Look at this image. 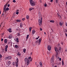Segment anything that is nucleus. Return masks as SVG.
I'll use <instances>...</instances> for the list:
<instances>
[{
    "label": "nucleus",
    "mask_w": 67,
    "mask_h": 67,
    "mask_svg": "<svg viewBox=\"0 0 67 67\" xmlns=\"http://www.w3.org/2000/svg\"><path fill=\"white\" fill-rule=\"evenodd\" d=\"M31 62H32V58H31V57H30L28 58H26L24 60L25 62V63H26L27 65L28 66L30 63V59Z\"/></svg>",
    "instance_id": "obj_1"
},
{
    "label": "nucleus",
    "mask_w": 67,
    "mask_h": 67,
    "mask_svg": "<svg viewBox=\"0 0 67 67\" xmlns=\"http://www.w3.org/2000/svg\"><path fill=\"white\" fill-rule=\"evenodd\" d=\"M30 1V2L31 4V5H32V6H34L35 5V2H34L32 0H29Z\"/></svg>",
    "instance_id": "obj_2"
},
{
    "label": "nucleus",
    "mask_w": 67,
    "mask_h": 67,
    "mask_svg": "<svg viewBox=\"0 0 67 67\" xmlns=\"http://www.w3.org/2000/svg\"><path fill=\"white\" fill-rule=\"evenodd\" d=\"M55 52H56V55H58V53H59V50L57 48V47H55Z\"/></svg>",
    "instance_id": "obj_3"
},
{
    "label": "nucleus",
    "mask_w": 67,
    "mask_h": 67,
    "mask_svg": "<svg viewBox=\"0 0 67 67\" xmlns=\"http://www.w3.org/2000/svg\"><path fill=\"white\" fill-rule=\"evenodd\" d=\"M19 63V59L18 58H16V62H15V65L16 67L18 66V63Z\"/></svg>",
    "instance_id": "obj_4"
},
{
    "label": "nucleus",
    "mask_w": 67,
    "mask_h": 67,
    "mask_svg": "<svg viewBox=\"0 0 67 67\" xmlns=\"http://www.w3.org/2000/svg\"><path fill=\"white\" fill-rule=\"evenodd\" d=\"M12 58V57L10 56L8 57H6L5 58V60H8V59H11Z\"/></svg>",
    "instance_id": "obj_5"
},
{
    "label": "nucleus",
    "mask_w": 67,
    "mask_h": 67,
    "mask_svg": "<svg viewBox=\"0 0 67 67\" xmlns=\"http://www.w3.org/2000/svg\"><path fill=\"white\" fill-rule=\"evenodd\" d=\"M54 55H52V58L51 59V63H52L54 62Z\"/></svg>",
    "instance_id": "obj_6"
},
{
    "label": "nucleus",
    "mask_w": 67,
    "mask_h": 67,
    "mask_svg": "<svg viewBox=\"0 0 67 67\" xmlns=\"http://www.w3.org/2000/svg\"><path fill=\"white\" fill-rule=\"evenodd\" d=\"M57 46L59 47V49H58L59 51H61V47H60V44L59 43L58 44V45H57Z\"/></svg>",
    "instance_id": "obj_7"
},
{
    "label": "nucleus",
    "mask_w": 67,
    "mask_h": 67,
    "mask_svg": "<svg viewBox=\"0 0 67 67\" xmlns=\"http://www.w3.org/2000/svg\"><path fill=\"white\" fill-rule=\"evenodd\" d=\"M38 22L39 26H42V24H41V19H38Z\"/></svg>",
    "instance_id": "obj_8"
},
{
    "label": "nucleus",
    "mask_w": 67,
    "mask_h": 67,
    "mask_svg": "<svg viewBox=\"0 0 67 67\" xmlns=\"http://www.w3.org/2000/svg\"><path fill=\"white\" fill-rule=\"evenodd\" d=\"M8 45H6L5 46V51L7 52L8 50Z\"/></svg>",
    "instance_id": "obj_9"
},
{
    "label": "nucleus",
    "mask_w": 67,
    "mask_h": 67,
    "mask_svg": "<svg viewBox=\"0 0 67 67\" xmlns=\"http://www.w3.org/2000/svg\"><path fill=\"white\" fill-rule=\"evenodd\" d=\"M47 49L48 51H51L52 49V47L49 46L48 45L47 47Z\"/></svg>",
    "instance_id": "obj_10"
},
{
    "label": "nucleus",
    "mask_w": 67,
    "mask_h": 67,
    "mask_svg": "<svg viewBox=\"0 0 67 67\" xmlns=\"http://www.w3.org/2000/svg\"><path fill=\"white\" fill-rule=\"evenodd\" d=\"M39 42H38L39 45H40V44L41 43V41H42V39L41 38H39L38 40Z\"/></svg>",
    "instance_id": "obj_11"
},
{
    "label": "nucleus",
    "mask_w": 67,
    "mask_h": 67,
    "mask_svg": "<svg viewBox=\"0 0 67 67\" xmlns=\"http://www.w3.org/2000/svg\"><path fill=\"white\" fill-rule=\"evenodd\" d=\"M7 4H5L4 5V7L3 8L4 11H5V10L6 9V8H7Z\"/></svg>",
    "instance_id": "obj_12"
},
{
    "label": "nucleus",
    "mask_w": 67,
    "mask_h": 67,
    "mask_svg": "<svg viewBox=\"0 0 67 67\" xmlns=\"http://www.w3.org/2000/svg\"><path fill=\"white\" fill-rule=\"evenodd\" d=\"M8 10H9V8L8 7H7L5 9V12H7V11H8Z\"/></svg>",
    "instance_id": "obj_13"
},
{
    "label": "nucleus",
    "mask_w": 67,
    "mask_h": 67,
    "mask_svg": "<svg viewBox=\"0 0 67 67\" xmlns=\"http://www.w3.org/2000/svg\"><path fill=\"white\" fill-rule=\"evenodd\" d=\"M35 32H36L35 31V30H32V33L33 34H34Z\"/></svg>",
    "instance_id": "obj_14"
},
{
    "label": "nucleus",
    "mask_w": 67,
    "mask_h": 67,
    "mask_svg": "<svg viewBox=\"0 0 67 67\" xmlns=\"http://www.w3.org/2000/svg\"><path fill=\"white\" fill-rule=\"evenodd\" d=\"M20 27L21 28H22L23 27V24L21 23H20Z\"/></svg>",
    "instance_id": "obj_15"
},
{
    "label": "nucleus",
    "mask_w": 67,
    "mask_h": 67,
    "mask_svg": "<svg viewBox=\"0 0 67 67\" xmlns=\"http://www.w3.org/2000/svg\"><path fill=\"white\" fill-rule=\"evenodd\" d=\"M43 20V18H42V17H41V21H40V24H42V20Z\"/></svg>",
    "instance_id": "obj_16"
},
{
    "label": "nucleus",
    "mask_w": 67,
    "mask_h": 67,
    "mask_svg": "<svg viewBox=\"0 0 67 67\" xmlns=\"http://www.w3.org/2000/svg\"><path fill=\"white\" fill-rule=\"evenodd\" d=\"M34 8H30L29 9V10L30 11H31V10H34Z\"/></svg>",
    "instance_id": "obj_17"
},
{
    "label": "nucleus",
    "mask_w": 67,
    "mask_h": 67,
    "mask_svg": "<svg viewBox=\"0 0 67 67\" xmlns=\"http://www.w3.org/2000/svg\"><path fill=\"white\" fill-rule=\"evenodd\" d=\"M26 19H27L29 20V16L28 15H27L26 16Z\"/></svg>",
    "instance_id": "obj_18"
},
{
    "label": "nucleus",
    "mask_w": 67,
    "mask_h": 67,
    "mask_svg": "<svg viewBox=\"0 0 67 67\" xmlns=\"http://www.w3.org/2000/svg\"><path fill=\"white\" fill-rule=\"evenodd\" d=\"M8 31L10 33H11L12 31H11V29L9 28L8 30Z\"/></svg>",
    "instance_id": "obj_19"
},
{
    "label": "nucleus",
    "mask_w": 67,
    "mask_h": 67,
    "mask_svg": "<svg viewBox=\"0 0 67 67\" xmlns=\"http://www.w3.org/2000/svg\"><path fill=\"white\" fill-rule=\"evenodd\" d=\"M7 39H5L4 40V42L5 43H7Z\"/></svg>",
    "instance_id": "obj_20"
},
{
    "label": "nucleus",
    "mask_w": 67,
    "mask_h": 67,
    "mask_svg": "<svg viewBox=\"0 0 67 67\" xmlns=\"http://www.w3.org/2000/svg\"><path fill=\"white\" fill-rule=\"evenodd\" d=\"M16 21L17 22H20L21 21V20L18 19Z\"/></svg>",
    "instance_id": "obj_21"
},
{
    "label": "nucleus",
    "mask_w": 67,
    "mask_h": 67,
    "mask_svg": "<svg viewBox=\"0 0 67 67\" xmlns=\"http://www.w3.org/2000/svg\"><path fill=\"white\" fill-rule=\"evenodd\" d=\"M15 47V48H18V46L17 45H15L14 46Z\"/></svg>",
    "instance_id": "obj_22"
},
{
    "label": "nucleus",
    "mask_w": 67,
    "mask_h": 67,
    "mask_svg": "<svg viewBox=\"0 0 67 67\" xmlns=\"http://www.w3.org/2000/svg\"><path fill=\"white\" fill-rule=\"evenodd\" d=\"M50 22H51V23H54V21L53 20H51L50 21Z\"/></svg>",
    "instance_id": "obj_23"
},
{
    "label": "nucleus",
    "mask_w": 67,
    "mask_h": 67,
    "mask_svg": "<svg viewBox=\"0 0 67 67\" xmlns=\"http://www.w3.org/2000/svg\"><path fill=\"white\" fill-rule=\"evenodd\" d=\"M40 64L41 66V67H42V63L41 62H40Z\"/></svg>",
    "instance_id": "obj_24"
},
{
    "label": "nucleus",
    "mask_w": 67,
    "mask_h": 67,
    "mask_svg": "<svg viewBox=\"0 0 67 67\" xmlns=\"http://www.w3.org/2000/svg\"><path fill=\"white\" fill-rule=\"evenodd\" d=\"M32 27H29V29L30 32H31V30H32Z\"/></svg>",
    "instance_id": "obj_25"
},
{
    "label": "nucleus",
    "mask_w": 67,
    "mask_h": 67,
    "mask_svg": "<svg viewBox=\"0 0 67 67\" xmlns=\"http://www.w3.org/2000/svg\"><path fill=\"white\" fill-rule=\"evenodd\" d=\"M62 64L63 66H64V60H63L62 61Z\"/></svg>",
    "instance_id": "obj_26"
},
{
    "label": "nucleus",
    "mask_w": 67,
    "mask_h": 67,
    "mask_svg": "<svg viewBox=\"0 0 67 67\" xmlns=\"http://www.w3.org/2000/svg\"><path fill=\"white\" fill-rule=\"evenodd\" d=\"M17 36H20V34L19 33H17Z\"/></svg>",
    "instance_id": "obj_27"
},
{
    "label": "nucleus",
    "mask_w": 67,
    "mask_h": 67,
    "mask_svg": "<svg viewBox=\"0 0 67 67\" xmlns=\"http://www.w3.org/2000/svg\"><path fill=\"white\" fill-rule=\"evenodd\" d=\"M17 55L18 56H21V53L20 52H18L17 54Z\"/></svg>",
    "instance_id": "obj_28"
},
{
    "label": "nucleus",
    "mask_w": 67,
    "mask_h": 67,
    "mask_svg": "<svg viewBox=\"0 0 67 67\" xmlns=\"http://www.w3.org/2000/svg\"><path fill=\"white\" fill-rule=\"evenodd\" d=\"M7 63L8 64V65H10V64H11V62H10V61H8V62Z\"/></svg>",
    "instance_id": "obj_29"
},
{
    "label": "nucleus",
    "mask_w": 67,
    "mask_h": 67,
    "mask_svg": "<svg viewBox=\"0 0 67 67\" xmlns=\"http://www.w3.org/2000/svg\"><path fill=\"white\" fill-rule=\"evenodd\" d=\"M16 40L17 42H18H18H19V38H17L16 39Z\"/></svg>",
    "instance_id": "obj_30"
},
{
    "label": "nucleus",
    "mask_w": 67,
    "mask_h": 67,
    "mask_svg": "<svg viewBox=\"0 0 67 67\" xmlns=\"http://www.w3.org/2000/svg\"><path fill=\"white\" fill-rule=\"evenodd\" d=\"M23 52H24V53H25V52L26 51V49H23Z\"/></svg>",
    "instance_id": "obj_31"
},
{
    "label": "nucleus",
    "mask_w": 67,
    "mask_h": 67,
    "mask_svg": "<svg viewBox=\"0 0 67 67\" xmlns=\"http://www.w3.org/2000/svg\"><path fill=\"white\" fill-rule=\"evenodd\" d=\"M29 35H27V36L26 38H27V39H28L29 38Z\"/></svg>",
    "instance_id": "obj_32"
},
{
    "label": "nucleus",
    "mask_w": 67,
    "mask_h": 67,
    "mask_svg": "<svg viewBox=\"0 0 67 67\" xmlns=\"http://www.w3.org/2000/svg\"><path fill=\"white\" fill-rule=\"evenodd\" d=\"M59 24L61 26H62V25H63V24L61 22H59Z\"/></svg>",
    "instance_id": "obj_33"
},
{
    "label": "nucleus",
    "mask_w": 67,
    "mask_h": 67,
    "mask_svg": "<svg viewBox=\"0 0 67 67\" xmlns=\"http://www.w3.org/2000/svg\"><path fill=\"white\" fill-rule=\"evenodd\" d=\"M9 38L11 39V38H12V36L11 35H10L9 36Z\"/></svg>",
    "instance_id": "obj_34"
},
{
    "label": "nucleus",
    "mask_w": 67,
    "mask_h": 67,
    "mask_svg": "<svg viewBox=\"0 0 67 67\" xmlns=\"http://www.w3.org/2000/svg\"><path fill=\"white\" fill-rule=\"evenodd\" d=\"M38 40L36 41V44H37V43H38Z\"/></svg>",
    "instance_id": "obj_35"
},
{
    "label": "nucleus",
    "mask_w": 67,
    "mask_h": 67,
    "mask_svg": "<svg viewBox=\"0 0 67 67\" xmlns=\"http://www.w3.org/2000/svg\"><path fill=\"white\" fill-rule=\"evenodd\" d=\"M13 2H14V3H15L16 2V1L15 0H14L13 1Z\"/></svg>",
    "instance_id": "obj_36"
},
{
    "label": "nucleus",
    "mask_w": 67,
    "mask_h": 67,
    "mask_svg": "<svg viewBox=\"0 0 67 67\" xmlns=\"http://www.w3.org/2000/svg\"><path fill=\"white\" fill-rule=\"evenodd\" d=\"M58 0H56V3H58Z\"/></svg>",
    "instance_id": "obj_37"
},
{
    "label": "nucleus",
    "mask_w": 67,
    "mask_h": 67,
    "mask_svg": "<svg viewBox=\"0 0 67 67\" xmlns=\"http://www.w3.org/2000/svg\"><path fill=\"white\" fill-rule=\"evenodd\" d=\"M57 15H58V16L59 17V16H60V17L61 16L59 14H57Z\"/></svg>",
    "instance_id": "obj_38"
},
{
    "label": "nucleus",
    "mask_w": 67,
    "mask_h": 67,
    "mask_svg": "<svg viewBox=\"0 0 67 67\" xmlns=\"http://www.w3.org/2000/svg\"><path fill=\"white\" fill-rule=\"evenodd\" d=\"M44 7H47V4H44Z\"/></svg>",
    "instance_id": "obj_39"
},
{
    "label": "nucleus",
    "mask_w": 67,
    "mask_h": 67,
    "mask_svg": "<svg viewBox=\"0 0 67 67\" xmlns=\"http://www.w3.org/2000/svg\"><path fill=\"white\" fill-rule=\"evenodd\" d=\"M0 58H2V55L0 54Z\"/></svg>",
    "instance_id": "obj_40"
},
{
    "label": "nucleus",
    "mask_w": 67,
    "mask_h": 67,
    "mask_svg": "<svg viewBox=\"0 0 67 67\" xmlns=\"http://www.w3.org/2000/svg\"><path fill=\"white\" fill-rule=\"evenodd\" d=\"M40 31H42V29L41 28H40Z\"/></svg>",
    "instance_id": "obj_41"
},
{
    "label": "nucleus",
    "mask_w": 67,
    "mask_h": 67,
    "mask_svg": "<svg viewBox=\"0 0 67 67\" xmlns=\"http://www.w3.org/2000/svg\"><path fill=\"white\" fill-rule=\"evenodd\" d=\"M19 13V12H16V14H17V15Z\"/></svg>",
    "instance_id": "obj_42"
},
{
    "label": "nucleus",
    "mask_w": 67,
    "mask_h": 67,
    "mask_svg": "<svg viewBox=\"0 0 67 67\" xmlns=\"http://www.w3.org/2000/svg\"><path fill=\"white\" fill-rule=\"evenodd\" d=\"M22 20L23 21H24L25 20V18H23Z\"/></svg>",
    "instance_id": "obj_43"
},
{
    "label": "nucleus",
    "mask_w": 67,
    "mask_h": 67,
    "mask_svg": "<svg viewBox=\"0 0 67 67\" xmlns=\"http://www.w3.org/2000/svg\"><path fill=\"white\" fill-rule=\"evenodd\" d=\"M3 39L2 38L1 39V42H2V41H3Z\"/></svg>",
    "instance_id": "obj_44"
},
{
    "label": "nucleus",
    "mask_w": 67,
    "mask_h": 67,
    "mask_svg": "<svg viewBox=\"0 0 67 67\" xmlns=\"http://www.w3.org/2000/svg\"><path fill=\"white\" fill-rule=\"evenodd\" d=\"M61 60H62V59L61 58H59V60L60 61H61Z\"/></svg>",
    "instance_id": "obj_45"
},
{
    "label": "nucleus",
    "mask_w": 67,
    "mask_h": 67,
    "mask_svg": "<svg viewBox=\"0 0 67 67\" xmlns=\"http://www.w3.org/2000/svg\"><path fill=\"white\" fill-rule=\"evenodd\" d=\"M7 7H10V4H8L7 5Z\"/></svg>",
    "instance_id": "obj_46"
},
{
    "label": "nucleus",
    "mask_w": 67,
    "mask_h": 67,
    "mask_svg": "<svg viewBox=\"0 0 67 67\" xmlns=\"http://www.w3.org/2000/svg\"><path fill=\"white\" fill-rule=\"evenodd\" d=\"M53 0H51L50 2H53Z\"/></svg>",
    "instance_id": "obj_47"
},
{
    "label": "nucleus",
    "mask_w": 67,
    "mask_h": 67,
    "mask_svg": "<svg viewBox=\"0 0 67 67\" xmlns=\"http://www.w3.org/2000/svg\"><path fill=\"white\" fill-rule=\"evenodd\" d=\"M18 11H19V9H17L16 10V12H18Z\"/></svg>",
    "instance_id": "obj_48"
},
{
    "label": "nucleus",
    "mask_w": 67,
    "mask_h": 67,
    "mask_svg": "<svg viewBox=\"0 0 67 67\" xmlns=\"http://www.w3.org/2000/svg\"><path fill=\"white\" fill-rule=\"evenodd\" d=\"M13 66H14V65H15V64H14V62H13Z\"/></svg>",
    "instance_id": "obj_49"
},
{
    "label": "nucleus",
    "mask_w": 67,
    "mask_h": 67,
    "mask_svg": "<svg viewBox=\"0 0 67 67\" xmlns=\"http://www.w3.org/2000/svg\"><path fill=\"white\" fill-rule=\"evenodd\" d=\"M65 25L66 26H67V23H65Z\"/></svg>",
    "instance_id": "obj_50"
},
{
    "label": "nucleus",
    "mask_w": 67,
    "mask_h": 67,
    "mask_svg": "<svg viewBox=\"0 0 67 67\" xmlns=\"http://www.w3.org/2000/svg\"><path fill=\"white\" fill-rule=\"evenodd\" d=\"M16 30L17 31H18V29H16Z\"/></svg>",
    "instance_id": "obj_51"
},
{
    "label": "nucleus",
    "mask_w": 67,
    "mask_h": 67,
    "mask_svg": "<svg viewBox=\"0 0 67 67\" xmlns=\"http://www.w3.org/2000/svg\"><path fill=\"white\" fill-rule=\"evenodd\" d=\"M60 64V63H58V65H59Z\"/></svg>",
    "instance_id": "obj_52"
},
{
    "label": "nucleus",
    "mask_w": 67,
    "mask_h": 67,
    "mask_svg": "<svg viewBox=\"0 0 67 67\" xmlns=\"http://www.w3.org/2000/svg\"><path fill=\"white\" fill-rule=\"evenodd\" d=\"M65 35L66 36H67V34L66 33L65 34Z\"/></svg>",
    "instance_id": "obj_53"
},
{
    "label": "nucleus",
    "mask_w": 67,
    "mask_h": 67,
    "mask_svg": "<svg viewBox=\"0 0 67 67\" xmlns=\"http://www.w3.org/2000/svg\"><path fill=\"white\" fill-rule=\"evenodd\" d=\"M36 40H38V38H36Z\"/></svg>",
    "instance_id": "obj_54"
},
{
    "label": "nucleus",
    "mask_w": 67,
    "mask_h": 67,
    "mask_svg": "<svg viewBox=\"0 0 67 67\" xmlns=\"http://www.w3.org/2000/svg\"><path fill=\"white\" fill-rule=\"evenodd\" d=\"M65 32H67V30H65Z\"/></svg>",
    "instance_id": "obj_55"
},
{
    "label": "nucleus",
    "mask_w": 67,
    "mask_h": 67,
    "mask_svg": "<svg viewBox=\"0 0 67 67\" xmlns=\"http://www.w3.org/2000/svg\"><path fill=\"white\" fill-rule=\"evenodd\" d=\"M67 49H66L65 50V52H67Z\"/></svg>",
    "instance_id": "obj_56"
},
{
    "label": "nucleus",
    "mask_w": 67,
    "mask_h": 67,
    "mask_svg": "<svg viewBox=\"0 0 67 67\" xmlns=\"http://www.w3.org/2000/svg\"><path fill=\"white\" fill-rule=\"evenodd\" d=\"M44 33L45 35V34H46V33L45 32H44Z\"/></svg>",
    "instance_id": "obj_57"
},
{
    "label": "nucleus",
    "mask_w": 67,
    "mask_h": 67,
    "mask_svg": "<svg viewBox=\"0 0 67 67\" xmlns=\"http://www.w3.org/2000/svg\"><path fill=\"white\" fill-rule=\"evenodd\" d=\"M66 5H67V2H66Z\"/></svg>",
    "instance_id": "obj_58"
},
{
    "label": "nucleus",
    "mask_w": 67,
    "mask_h": 67,
    "mask_svg": "<svg viewBox=\"0 0 67 67\" xmlns=\"http://www.w3.org/2000/svg\"><path fill=\"white\" fill-rule=\"evenodd\" d=\"M4 15V13H3L2 14V15Z\"/></svg>",
    "instance_id": "obj_59"
},
{
    "label": "nucleus",
    "mask_w": 67,
    "mask_h": 67,
    "mask_svg": "<svg viewBox=\"0 0 67 67\" xmlns=\"http://www.w3.org/2000/svg\"><path fill=\"white\" fill-rule=\"evenodd\" d=\"M54 67H57V66L55 65V66H54Z\"/></svg>",
    "instance_id": "obj_60"
},
{
    "label": "nucleus",
    "mask_w": 67,
    "mask_h": 67,
    "mask_svg": "<svg viewBox=\"0 0 67 67\" xmlns=\"http://www.w3.org/2000/svg\"><path fill=\"white\" fill-rule=\"evenodd\" d=\"M32 53L31 52V55H32Z\"/></svg>",
    "instance_id": "obj_61"
},
{
    "label": "nucleus",
    "mask_w": 67,
    "mask_h": 67,
    "mask_svg": "<svg viewBox=\"0 0 67 67\" xmlns=\"http://www.w3.org/2000/svg\"><path fill=\"white\" fill-rule=\"evenodd\" d=\"M2 35H3V34H2Z\"/></svg>",
    "instance_id": "obj_62"
},
{
    "label": "nucleus",
    "mask_w": 67,
    "mask_h": 67,
    "mask_svg": "<svg viewBox=\"0 0 67 67\" xmlns=\"http://www.w3.org/2000/svg\"><path fill=\"white\" fill-rule=\"evenodd\" d=\"M1 25H0V28L1 27Z\"/></svg>",
    "instance_id": "obj_63"
},
{
    "label": "nucleus",
    "mask_w": 67,
    "mask_h": 67,
    "mask_svg": "<svg viewBox=\"0 0 67 67\" xmlns=\"http://www.w3.org/2000/svg\"><path fill=\"white\" fill-rule=\"evenodd\" d=\"M39 37H40V36H38V38H39Z\"/></svg>",
    "instance_id": "obj_64"
}]
</instances>
